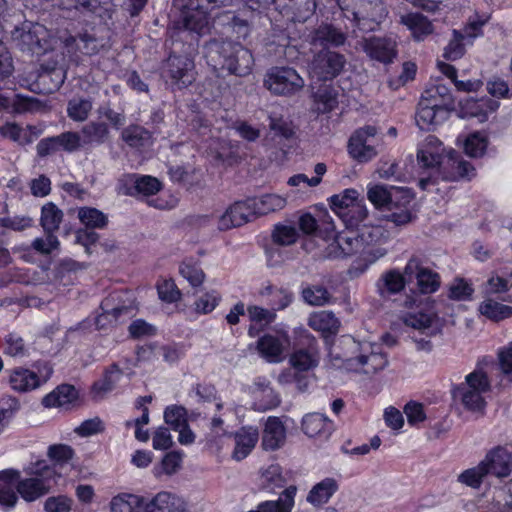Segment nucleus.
Segmentation results:
<instances>
[{
  "label": "nucleus",
  "instance_id": "603ef678",
  "mask_svg": "<svg viewBox=\"0 0 512 512\" xmlns=\"http://www.w3.org/2000/svg\"><path fill=\"white\" fill-rule=\"evenodd\" d=\"M358 193L354 189H346L340 195H333L330 198V206L332 210L341 216V211H347L353 205H355L357 201Z\"/></svg>",
  "mask_w": 512,
  "mask_h": 512
},
{
  "label": "nucleus",
  "instance_id": "e433bc0d",
  "mask_svg": "<svg viewBox=\"0 0 512 512\" xmlns=\"http://www.w3.org/2000/svg\"><path fill=\"white\" fill-rule=\"evenodd\" d=\"M479 311L483 316L494 322L512 317V306L499 303L492 299L483 301L479 306Z\"/></svg>",
  "mask_w": 512,
  "mask_h": 512
},
{
  "label": "nucleus",
  "instance_id": "b1692460",
  "mask_svg": "<svg viewBox=\"0 0 512 512\" xmlns=\"http://www.w3.org/2000/svg\"><path fill=\"white\" fill-rule=\"evenodd\" d=\"M405 284V276L398 270L391 269L382 274L377 281L376 287L382 298H388L391 295L401 292Z\"/></svg>",
  "mask_w": 512,
  "mask_h": 512
},
{
  "label": "nucleus",
  "instance_id": "a19ab883",
  "mask_svg": "<svg viewBox=\"0 0 512 512\" xmlns=\"http://www.w3.org/2000/svg\"><path fill=\"white\" fill-rule=\"evenodd\" d=\"M337 96V91L331 85H321L314 92L318 111L323 114L332 111L338 104Z\"/></svg>",
  "mask_w": 512,
  "mask_h": 512
},
{
  "label": "nucleus",
  "instance_id": "09e8293b",
  "mask_svg": "<svg viewBox=\"0 0 512 512\" xmlns=\"http://www.w3.org/2000/svg\"><path fill=\"white\" fill-rule=\"evenodd\" d=\"M488 146V138L480 132L470 134L464 143L465 153L473 158L482 157Z\"/></svg>",
  "mask_w": 512,
  "mask_h": 512
},
{
  "label": "nucleus",
  "instance_id": "473e14b6",
  "mask_svg": "<svg viewBox=\"0 0 512 512\" xmlns=\"http://www.w3.org/2000/svg\"><path fill=\"white\" fill-rule=\"evenodd\" d=\"M10 384L14 390L26 392L40 385L38 375L28 369L19 368L10 376Z\"/></svg>",
  "mask_w": 512,
  "mask_h": 512
},
{
  "label": "nucleus",
  "instance_id": "69168bd1",
  "mask_svg": "<svg viewBox=\"0 0 512 512\" xmlns=\"http://www.w3.org/2000/svg\"><path fill=\"white\" fill-rule=\"evenodd\" d=\"M13 108L17 113L33 112L41 108V102L37 98L18 94L13 101Z\"/></svg>",
  "mask_w": 512,
  "mask_h": 512
},
{
  "label": "nucleus",
  "instance_id": "0e129e2a",
  "mask_svg": "<svg viewBox=\"0 0 512 512\" xmlns=\"http://www.w3.org/2000/svg\"><path fill=\"white\" fill-rule=\"evenodd\" d=\"M164 420L173 429L178 430L187 423L186 410L181 406L167 407L164 412Z\"/></svg>",
  "mask_w": 512,
  "mask_h": 512
},
{
  "label": "nucleus",
  "instance_id": "a878e982",
  "mask_svg": "<svg viewBox=\"0 0 512 512\" xmlns=\"http://www.w3.org/2000/svg\"><path fill=\"white\" fill-rule=\"evenodd\" d=\"M50 485L43 482L39 478H27L16 480V490L21 497L28 501H34L37 498L49 492Z\"/></svg>",
  "mask_w": 512,
  "mask_h": 512
},
{
  "label": "nucleus",
  "instance_id": "bf43d9fd",
  "mask_svg": "<svg viewBox=\"0 0 512 512\" xmlns=\"http://www.w3.org/2000/svg\"><path fill=\"white\" fill-rule=\"evenodd\" d=\"M272 238L279 245H291L297 241L298 231L293 226L277 225L273 230Z\"/></svg>",
  "mask_w": 512,
  "mask_h": 512
},
{
  "label": "nucleus",
  "instance_id": "c85d7f7f",
  "mask_svg": "<svg viewBox=\"0 0 512 512\" xmlns=\"http://www.w3.org/2000/svg\"><path fill=\"white\" fill-rule=\"evenodd\" d=\"M257 441V430L242 428L235 434L236 446L233 452V458L237 461L244 459L254 448Z\"/></svg>",
  "mask_w": 512,
  "mask_h": 512
},
{
  "label": "nucleus",
  "instance_id": "c756f323",
  "mask_svg": "<svg viewBox=\"0 0 512 512\" xmlns=\"http://www.w3.org/2000/svg\"><path fill=\"white\" fill-rule=\"evenodd\" d=\"M296 487L286 488L282 495L276 501H265L258 506V510H249L248 512H290L294 504Z\"/></svg>",
  "mask_w": 512,
  "mask_h": 512
},
{
  "label": "nucleus",
  "instance_id": "4be33fe9",
  "mask_svg": "<svg viewBox=\"0 0 512 512\" xmlns=\"http://www.w3.org/2000/svg\"><path fill=\"white\" fill-rule=\"evenodd\" d=\"M308 325L322 333L325 339L335 336L340 328V321L332 312L319 311L310 315Z\"/></svg>",
  "mask_w": 512,
  "mask_h": 512
},
{
  "label": "nucleus",
  "instance_id": "3c124183",
  "mask_svg": "<svg viewBox=\"0 0 512 512\" xmlns=\"http://www.w3.org/2000/svg\"><path fill=\"white\" fill-rule=\"evenodd\" d=\"M487 470L481 462L473 468H469L458 475V482L465 484L473 489L480 488L483 479L487 476Z\"/></svg>",
  "mask_w": 512,
  "mask_h": 512
},
{
  "label": "nucleus",
  "instance_id": "2eb2a0df",
  "mask_svg": "<svg viewBox=\"0 0 512 512\" xmlns=\"http://www.w3.org/2000/svg\"><path fill=\"white\" fill-rule=\"evenodd\" d=\"M442 176L445 180L455 181L460 178H470L475 175V168L465 161L461 154L451 150L447 154V159L440 167Z\"/></svg>",
  "mask_w": 512,
  "mask_h": 512
},
{
  "label": "nucleus",
  "instance_id": "4d7b16f0",
  "mask_svg": "<svg viewBox=\"0 0 512 512\" xmlns=\"http://www.w3.org/2000/svg\"><path fill=\"white\" fill-rule=\"evenodd\" d=\"M327 418L321 414H307L302 420V430L309 437L318 435L324 428Z\"/></svg>",
  "mask_w": 512,
  "mask_h": 512
},
{
  "label": "nucleus",
  "instance_id": "a18cd8bd",
  "mask_svg": "<svg viewBox=\"0 0 512 512\" xmlns=\"http://www.w3.org/2000/svg\"><path fill=\"white\" fill-rule=\"evenodd\" d=\"M387 13L382 0H360L352 14L353 16H373L384 19Z\"/></svg>",
  "mask_w": 512,
  "mask_h": 512
},
{
  "label": "nucleus",
  "instance_id": "58836bf2",
  "mask_svg": "<svg viewBox=\"0 0 512 512\" xmlns=\"http://www.w3.org/2000/svg\"><path fill=\"white\" fill-rule=\"evenodd\" d=\"M144 498L122 493L112 498L110 502L111 512H135L136 510L143 509Z\"/></svg>",
  "mask_w": 512,
  "mask_h": 512
},
{
  "label": "nucleus",
  "instance_id": "37998d69",
  "mask_svg": "<svg viewBox=\"0 0 512 512\" xmlns=\"http://www.w3.org/2000/svg\"><path fill=\"white\" fill-rule=\"evenodd\" d=\"M257 216L266 215L268 213L282 209L286 200L279 195L267 194L260 198L253 197Z\"/></svg>",
  "mask_w": 512,
  "mask_h": 512
},
{
  "label": "nucleus",
  "instance_id": "bb28decb",
  "mask_svg": "<svg viewBox=\"0 0 512 512\" xmlns=\"http://www.w3.org/2000/svg\"><path fill=\"white\" fill-rule=\"evenodd\" d=\"M337 489L338 483L334 478H325L312 487L308 493L307 501L318 508L327 503Z\"/></svg>",
  "mask_w": 512,
  "mask_h": 512
},
{
  "label": "nucleus",
  "instance_id": "f8f14e48",
  "mask_svg": "<svg viewBox=\"0 0 512 512\" xmlns=\"http://www.w3.org/2000/svg\"><path fill=\"white\" fill-rule=\"evenodd\" d=\"M367 196L376 207L389 205L390 209L396 206L400 200L404 205L409 204L412 200V193L409 189L396 186L387 189L385 186L376 185L369 189Z\"/></svg>",
  "mask_w": 512,
  "mask_h": 512
},
{
  "label": "nucleus",
  "instance_id": "a211bd4d",
  "mask_svg": "<svg viewBox=\"0 0 512 512\" xmlns=\"http://www.w3.org/2000/svg\"><path fill=\"white\" fill-rule=\"evenodd\" d=\"M186 509L185 501L169 492H160L149 502L144 500L143 506L144 512H185Z\"/></svg>",
  "mask_w": 512,
  "mask_h": 512
},
{
  "label": "nucleus",
  "instance_id": "9d476101",
  "mask_svg": "<svg viewBox=\"0 0 512 512\" xmlns=\"http://www.w3.org/2000/svg\"><path fill=\"white\" fill-rule=\"evenodd\" d=\"M377 129L374 126H365L356 130L348 142V152L358 162H367L377 155L375 148L367 144L369 137H374Z\"/></svg>",
  "mask_w": 512,
  "mask_h": 512
},
{
  "label": "nucleus",
  "instance_id": "72a5a7b5",
  "mask_svg": "<svg viewBox=\"0 0 512 512\" xmlns=\"http://www.w3.org/2000/svg\"><path fill=\"white\" fill-rule=\"evenodd\" d=\"M401 23L406 25L418 40L433 32L432 23L425 16L419 13H408L406 15H402Z\"/></svg>",
  "mask_w": 512,
  "mask_h": 512
},
{
  "label": "nucleus",
  "instance_id": "774afa93",
  "mask_svg": "<svg viewBox=\"0 0 512 512\" xmlns=\"http://www.w3.org/2000/svg\"><path fill=\"white\" fill-rule=\"evenodd\" d=\"M159 298L165 302L172 303L180 299L181 293L173 280H165L157 286Z\"/></svg>",
  "mask_w": 512,
  "mask_h": 512
},
{
  "label": "nucleus",
  "instance_id": "412c9836",
  "mask_svg": "<svg viewBox=\"0 0 512 512\" xmlns=\"http://www.w3.org/2000/svg\"><path fill=\"white\" fill-rule=\"evenodd\" d=\"M256 9L257 8L253 5H249L248 8L242 9L238 14L230 11L223 14V17L226 19V24L238 38L245 39L250 34L251 19L249 16H252Z\"/></svg>",
  "mask_w": 512,
  "mask_h": 512
},
{
  "label": "nucleus",
  "instance_id": "c9c22d12",
  "mask_svg": "<svg viewBox=\"0 0 512 512\" xmlns=\"http://www.w3.org/2000/svg\"><path fill=\"white\" fill-rule=\"evenodd\" d=\"M445 120L440 117V110L420 100L416 114V122L420 129L429 131L432 126L438 125Z\"/></svg>",
  "mask_w": 512,
  "mask_h": 512
},
{
  "label": "nucleus",
  "instance_id": "f704fd0d",
  "mask_svg": "<svg viewBox=\"0 0 512 512\" xmlns=\"http://www.w3.org/2000/svg\"><path fill=\"white\" fill-rule=\"evenodd\" d=\"M123 141L133 148H142L152 144L151 133L142 126L130 125L122 131Z\"/></svg>",
  "mask_w": 512,
  "mask_h": 512
},
{
  "label": "nucleus",
  "instance_id": "6e6552de",
  "mask_svg": "<svg viewBox=\"0 0 512 512\" xmlns=\"http://www.w3.org/2000/svg\"><path fill=\"white\" fill-rule=\"evenodd\" d=\"M257 217L252 198L236 201L219 218L218 228L222 231L245 225Z\"/></svg>",
  "mask_w": 512,
  "mask_h": 512
},
{
  "label": "nucleus",
  "instance_id": "4c0bfd02",
  "mask_svg": "<svg viewBox=\"0 0 512 512\" xmlns=\"http://www.w3.org/2000/svg\"><path fill=\"white\" fill-rule=\"evenodd\" d=\"M290 363L294 370L298 372H306L317 366L318 353L313 347H310L308 350H296L290 357Z\"/></svg>",
  "mask_w": 512,
  "mask_h": 512
},
{
  "label": "nucleus",
  "instance_id": "ddd939ff",
  "mask_svg": "<svg viewBox=\"0 0 512 512\" xmlns=\"http://www.w3.org/2000/svg\"><path fill=\"white\" fill-rule=\"evenodd\" d=\"M421 100L440 110L442 119H448L450 113L455 110L454 97L445 85H434L427 88L423 92Z\"/></svg>",
  "mask_w": 512,
  "mask_h": 512
},
{
  "label": "nucleus",
  "instance_id": "7ed1b4c3",
  "mask_svg": "<svg viewBox=\"0 0 512 512\" xmlns=\"http://www.w3.org/2000/svg\"><path fill=\"white\" fill-rule=\"evenodd\" d=\"M12 39L21 50L42 55L53 50L54 39L50 31L40 23L25 22L12 32Z\"/></svg>",
  "mask_w": 512,
  "mask_h": 512
},
{
  "label": "nucleus",
  "instance_id": "49530a36",
  "mask_svg": "<svg viewBox=\"0 0 512 512\" xmlns=\"http://www.w3.org/2000/svg\"><path fill=\"white\" fill-rule=\"evenodd\" d=\"M304 301L312 306H324L331 302V293L322 285H313L302 290Z\"/></svg>",
  "mask_w": 512,
  "mask_h": 512
},
{
  "label": "nucleus",
  "instance_id": "cd10ccee",
  "mask_svg": "<svg viewBox=\"0 0 512 512\" xmlns=\"http://www.w3.org/2000/svg\"><path fill=\"white\" fill-rule=\"evenodd\" d=\"M109 127L105 122L91 121L84 125L80 131L83 146L102 144L109 138Z\"/></svg>",
  "mask_w": 512,
  "mask_h": 512
},
{
  "label": "nucleus",
  "instance_id": "5fc2aeb1",
  "mask_svg": "<svg viewBox=\"0 0 512 512\" xmlns=\"http://www.w3.org/2000/svg\"><path fill=\"white\" fill-rule=\"evenodd\" d=\"M269 129L275 136L290 140L295 136V129L291 121L283 117L269 116Z\"/></svg>",
  "mask_w": 512,
  "mask_h": 512
},
{
  "label": "nucleus",
  "instance_id": "0eeeda50",
  "mask_svg": "<svg viewBox=\"0 0 512 512\" xmlns=\"http://www.w3.org/2000/svg\"><path fill=\"white\" fill-rule=\"evenodd\" d=\"M330 254L334 253L336 257L351 256L360 253L363 259L369 263L375 262L386 254V249L377 247L376 249L364 250L359 232H349V234H338L335 236V243L329 245Z\"/></svg>",
  "mask_w": 512,
  "mask_h": 512
},
{
  "label": "nucleus",
  "instance_id": "6e6d98bb",
  "mask_svg": "<svg viewBox=\"0 0 512 512\" xmlns=\"http://www.w3.org/2000/svg\"><path fill=\"white\" fill-rule=\"evenodd\" d=\"M73 454L72 448L64 444L51 445L48 449V456L58 470L72 459Z\"/></svg>",
  "mask_w": 512,
  "mask_h": 512
},
{
  "label": "nucleus",
  "instance_id": "8fccbe9b",
  "mask_svg": "<svg viewBox=\"0 0 512 512\" xmlns=\"http://www.w3.org/2000/svg\"><path fill=\"white\" fill-rule=\"evenodd\" d=\"M92 101L90 99L74 98L68 102L67 114L74 121H85L91 110Z\"/></svg>",
  "mask_w": 512,
  "mask_h": 512
},
{
  "label": "nucleus",
  "instance_id": "aec40b11",
  "mask_svg": "<svg viewBox=\"0 0 512 512\" xmlns=\"http://www.w3.org/2000/svg\"><path fill=\"white\" fill-rule=\"evenodd\" d=\"M20 478V473L16 470H4L0 472V504L5 508L14 507L18 495L16 490V480Z\"/></svg>",
  "mask_w": 512,
  "mask_h": 512
},
{
  "label": "nucleus",
  "instance_id": "6ab92c4d",
  "mask_svg": "<svg viewBox=\"0 0 512 512\" xmlns=\"http://www.w3.org/2000/svg\"><path fill=\"white\" fill-rule=\"evenodd\" d=\"M0 134L19 145H27L34 142L41 134V129L28 125L25 128L16 123H6L0 127Z\"/></svg>",
  "mask_w": 512,
  "mask_h": 512
},
{
  "label": "nucleus",
  "instance_id": "052dcab7",
  "mask_svg": "<svg viewBox=\"0 0 512 512\" xmlns=\"http://www.w3.org/2000/svg\"><path fill=\"white\" fill-rule=\"evenodd\" d=\"M461 385L466 386L467 389L472 388L482 392H488L491 389L487 374L481 369H477L468 374L466 376V382Z\"/></svg>",
  "mask_w": 512,
  "mask_h": 512
},
{
  "label": "nucleus",
  "instance_id": "f257e3e1",
  "mask_svg": "<svg viewBox=\"0 0 512 512\" xmlns=\"http://www.w3.org/2000/svg\"><path fill=\"white\" fill-rule=\"evenodd\" d=\"M208 55L214 67L227 70L229 74L243 77L251 72L252 54L240 43L213 40L208 45Z\"/></svg>",
  "mask_w": 512,
  "mask_h": 512
},
{
  "label": "nucleus",
  "instance_id": "de8ad7c7",
  "mask_svg": "<svg viewBox=\"0 0 512 512\" xmlns=\"http://www.w3.org/2000/svg\"><path fill=\"white\" fill-rule=\"evenodd\" d=\"M368 211L365 205L357 202L347 211H341L340 218L348 229H359L360 224L366 220Z\"/></svg>",
  "mask_w": 512,
  "mask_h": 512
},
{
  "label": "nucleus",
  "instance_id": "c03bdc74",
  "mask_svg": "<svg viewBox=\"0 0 512 512\" xmlns=\"http://www.w3.org/2000/svg\"><path fill=\"white\" fill-rule=\"evenodd\" d=\"M257 349L269 361L276 362L282 353V345L278 338L265 335L258 340Z\"/></svg>",
  "mask_w": 512,
  "mask_h": 512
},
{
  "label": "nucleus",
  "instance_id": "dca6fc26",
  "mask_svg": "<svg viewBox=\"0 0 512 512\" xmlns=\"http://www.w3.org/2000/svg\"><path fill=\"white\" fill-rule=\"evenodd\" d=\"M42 404L47 408L59 407L70 410L80 405L79 392L73 385L61 384L42 399Z\"/></svg>",
  "mask_w": 512,
  "mask_h": 512
},
{
  "label": "nucleus",
  "instance_id": "680f3d73",
  "mask_svg": "<svg viewBox=\"0 0 512 512\" xmlns=\"http://www.w3.org/2000/svg\"><path fill=\"white\" fill-rule=\"evenodd\" d=\"M29 473L35 475L34 478L43 479V482L46 484H49V480L55 477H61V472L54 465H48L44 460L33 464Z\"/></svg>",
  "mask_w": 512,
  "mask_h": 512
},
{
  "label": "nucleus",
  "instance_id": "5701e85b",
  "mask_svg": "<svg viewBox=\"0 0 512 512\" xmlns=\"http://www.w3.org/2000/svg\"><path fill=\"white\" fill-rule=\"evenodd\" d=\"M285 441V428L278 417H269L266 421L262 436V446L265 450H276Z\"/></svg>",
  "mask_w": 512,
  "mask_h": 512
},
{
  "label": "nucleus",
  "instance_id": "f03ea898",
  "mask_svg": "<svg viewBox=\"0 0 512 512\" xmlns=\"http://www.w3.org/2000/svg\"><path fill=\"white\" fill-rule=\"evenodd\" d=\"M62 54L44 61L39 68L32 70L21 81L31 92L36 94H52L60 89L66 79V69L61 63Z\"/></svg>",
  "mask_w": 512,
  "mask_h": 512
},
{
  "label": "nucleus",
  "instance_id": "ea45409f",
  "mask_svg": "<svg viewBox=\"0 0 512 512\" xmlns=\"http://www.w3.org/2000/svg\"><path fill=\"white\" fill-rule=\"evenodd\" d=\"M63 212L54 203H46L41 209L40 223L45 233H53L59 229Z\"/></svg>",
  "mask_w": 512,
  "mask_h": 512
},
{
  "label": "nucleus",
  "instance_id": "338daca9",
  "mask_svg": "<svg viewBox=\"0 0 512 512\" xmlns=\"http://www.w3.org/2000/svg\"><path fill=\"white\" fill-rule=\"evenodd\" d=\"M135 190L143 195H153L161 189V183L152 176H142L135 181Z\"/></svg>",
  "mask_w": 512,
  "mask_h": 512
},
{
  "label": "nucleus",
  "instance_id": "423d86ee",
  "mask_svg": "<svg viewBox=\"0 0 512 512\" xmlns=\"http://www.w3.org/2000/svg\"><path fill=\"white\" fill-rule=\"evenodd\" d=\"M346 57L331 49H320L310 63V74L319 81H330L344 69Z\"/></svg>",
  "mask_w": 512,
  "mask_h": 512
},
{
  "label": "nucleus",
  "instance_id": "864d4df0",
  "mask_svg": "<svg viewBox=\"0 0 512 512\" xmlns=\"http://www.w3.org/2000/svg\"><path fill=\"white\" fill-rule=\"evenodd\" d=\"M78 216L87 228H103L107 224V217L96 208H80Z\"/></svg>",
  "mask_w": 512,
  "mask_h": 512
},
{
  "label": "nucleus",
  "instance_id": "393cba45",
  "mask_svg": "<svg viewBox=\"0 0 512 512\" xmlns=\"http://www.w3.org/2000/svg\"><path fill=\"white\" fill-rule=\"evenodd\" d=\"M122 373V369L116 363L111 364L105 370L103 377L92 385L91 393L93 397L102 399L107 393L111 392Z\"/></svg>",
  "mask_w": 512,
  "mask_h": 512
},
{
  "label": "nucleus",
  "instance_id": "4468645a",
  "mask_svg": "<svg viewBox=\"0 0 512 512\" xmlns=\"http://www.w3.org/2000/svg\"><path fill=\"white\" fill-rule=\"evenodd\" d=\"M481 464H484L487 474L507 477L512 471V455L507 449L498 446L487 453Z\"/></svg>",
  "mask_w": 512,
  "mask_h": 512
},
{
  "label": "nucleus",
  "instance_id": "1a4fd4ad",
  "mask_svg": "<svg viewBox=\"0 0 512 512\" xmlns=\"http://www.w3.org/2000/svg\"><path fill=\"white\" fill-rule=\"evenodd\" d=\"M165 73L179 89L195 81L194 62L186 55L171 54L166 61Z\"/></svg>",
  "mask_w": 512,
  "mask_h": 512
},
{
  "label": "nucleus",
  "instance_id": "20e7f679",
  "mask_svg": "<svg viewBox=\"0 0 512 512\" xmlns=\"http://www.w3.org/2000/svg\"><path fill=\"white\" fill-rule=\"evenodd\" d=\"M304 79L292 67H272L264 79V86L273 94L292 96L304 88Z\"/></svg>",
  "mask_w": 512,
  "mask_h": 512
},
{
  "label": "nucleus",
  "instance_id": "e2e57ef3",
  "mask_svg": "<svg viewBox=\"0 0 512 512\" xmlns=\"http://www.w3.org/2000/svg\"><path fill=\"white\" fill-rule=\"evenodd\" d=\"M464 39V35L457 30L453 31V39L450 40L449 44L445 48L444 58L447 60H457L459 59L465 51L464 45L462 44V40Z\"/></svg>",
  "mask_w": 512,
  "mask_h": 512
},
{
  "label": "nucleus",
  "instance_id": "f3484780",
  "mask_svg": "<svg viewBox=\"0 0 512 512\" xmlns=\"http://www.w3.org/2000/svg\"><path fill=\"white\" fill-rule=\"evenodd\" d=\"M347 40L346 34L332 24H321L311 33L310 44L313 47H321V49H329L339 47L345 44Z\"/></svg>",
  "mask_w": 512,
  "mask_h": 512
},
{
  "label": "nucleus",
  "instance_id": "9b49d317",
  "mask_svg": "<svg viewBox=\"0 0 512 512\" xmlns=\"http://www.w3.org/2000/svg\"><path fill=\"white\" fill-rule=\"evenodd\" d=\"M363 51L373 60L389 64L397 55L396 42L387 37H368L359 42Z\"/></svg>",
  "mask_w": 512,
  "mask_h": 512
},
{
  "label": "nucleus",
  "instance_id": "39448f33",
  "mask_svg": "<svg viewBox=\"0 0 512 512\" xmlns=\"http://www.w3.org/2000/svg\"><path fill=\"white\" fill-rule=\"evenodd\" d=\"M206 0H173V8L180 13L177 24L184 29L202 33L208 25Z\"/></svg>",
  "mask_w": 512,
  "mask_h": 512
},
{
  "label": "nucleus",
  "instance_id": "79ce46f5",
  "mask_svg": "<svg viewBox=\"0 0 512 512\" xmlns=\"http://www.w3.org/2000/svg\"><path fill=\"white\" fill-rule=\"evenodd\" d=\"M285 482L282 468L278 464H272L261 472L260 488L263 490L274 491L275 488L284 487Z\"/></svg>",
  "mask_w": 512,
  "mask_h": 512
},
{
  "label": "nucleus",
  "instance_id": "13d9d810",
  "mask_svg": "<svg viewBox=\"0 0 512 512\" xmlns=\"http://www.w3.org/2000/svg\"><path fill=\"white\" fill-rule=\"evenodd\" d=\"M417 285L423 294L433 293L440 285L439 276L437 273L428 268H424L418 275Z\"/></svg>",
  "mask_w": 512,
  "mask_h": 512
},
{
  "label": "nucleus",
  "instance_id": "7c9ffc66",
  "mask_svg": "<svg viewBox=\"0 0 512 512\" xmlns=\"http://www.w3.org/2000/svg\"><path fill=\"white\" fill-rule=\"evenodd\" d=\"M483 393L472 388L467 389L466 386L460 384L454 390V397L460 398L466 409L472 412H482L486 405Z\"/></svg>",
  "mask_w": 512,
  "mask_h": 512
},
{
  "label": "nucleus",
  "instance_id": "2f4dec72",
  "mask_svg": "<svg viewBox=\"0 0 512 512\" xmlns=\"http://www.w3.org/2000/svg\"><path fill=\"white\" fill-rule=\"evenodd\" d=\"M358 232L365 251L376 249L378 244L388 238L387 230L381 225L363 224Z\"/></svg>",
  "mask_w": 512,
  "mask_h": 512
}]
</instances>
